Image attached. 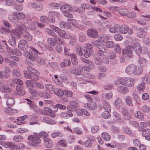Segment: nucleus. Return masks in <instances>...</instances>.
<instances>
[{"label": "nucleus", "instance_id": "obj_1", "mask_svg": "<svg viewBox=\"0 0 150 150\" xmlns=\"http://www.w3.org/2000/svg\"><path fill=\"white\" fill-rule=\"evenodd\" d=\"M135 80L131 77H119L114 81V84L117 85L121 84L129 88L134 86L135 83Z\"/></svg>", "mask_w": 150, "mask_h": 150}, {"label": "nucleus", "instance_id": "obj_2", "mask_svg": "<svg viewBox=\"0 0 150 150\" xmlns=\"http://www.w3.org/2000/svg\"><path fill=\"white\" fill-rule=\"evenodd\" d=\"M143 70L141 67H137L134 64H130L128 65L125 69V72L127 74H133L137 76L142 74Z\"/></svg>", "mask_w": 150, "mask_h": 150}, {"label": "nucleus", "instance_id": "obj_3", "mask_svg": "<svg viewBox=\"0 0 150 150\" xmlns=\"http://www.w3.org/2000/svg\"><path fill=\"white\" fill-rule=\"evenodd\" d=\"M93 44L99 50L98 54L100 56H104L107 52V49L105 47L104 45L98 40L94 42Z\"/></svg>", "mask_w": 150, "mask_h": 150}, {"label": "nucleus", "instance_id": "obj_4", "mask_svg": "<svg viewBox=\"0 0 150 150\" xmlns=\"http://www.w3.org/2000/svg\"><path fill=\"white\" fill-rule=\"evenodd\" d=\"M33 135L29 136L28 138V140H31L30 145L31 146H36L38 144L40 143L41 140L38 136V134L34 133Z\"/></svg>", "mask_w": 150, "mask_h": 150}, {"label": "nucleus", "instance_id": "obj_5", "mask_svg": "<svg viewBox=\"0 0 150 150\" xmlns=\"http://www.w3.org/2000/svg\"><path fill=\"white\" fill-rule=\"evenodd\" d=\"M60 9L65 16L69 18L73 17V15L68 12V11H72L73 8L71 5L68 4L63 5L61 7Z\"/></svg>", "mask_w": 150, "mask_h": 150}, {"label": "nucleus", "instance_id": "obj_6", "mask_svg": "<svg viewBox=\"0 0 150 150\" xmlns=\"http://www.w3.org/2000/svg\"><path fill=\"white\" fill-rule=\"evenodd\" d=\"M132 44L133 50L134 49L136 54L139 55L141 53L142 47L137 39L135 38L133 39L132 41Z\"/></svg>", "mask_w": 150, "mask_h": 150}, {"label": "nucleus", "instance_id": "obj_7", "mask_svg": "<svg viewBox=\"0 0 150 150\" xmlns=\"http://www.w3.org/2000/svg\"><path fill=\"white\" fill-rule=\"evenodd\" d=\"M86 47L83 49V54L86 58H88L92 53V45L91 44L87 43L86 45Z\"/></svg>", "mask_w": 150, "mask_h": 150}, {"label": "nucleus", "instance_id": "obj_8", "mask_svg": "<svg viewBox=\"0 0 150 150\" xmlns=\"http://www.w3.org/2000/svg\"><path fill=\"white\" fill-rule=\"evenodd\" d=\"M133 50V47L132 46L128 45L125 49L122 50V54L125 56L131 58L132 55V51Z\"/></svg>", "mask_w": 150, "mask_h": 150}, {"label": "nucleus", "instance_id": "obj_9", "mask_svg": "<svg viewBox=\"0 0 150 150\" xmlns=\"http://www.w3.org/2000/svg\"><path fill=\"white\" fill-rule=\"evenodd\" d=\"M40 53L35 48L32 47L31 48L30 53L29 57V59L31 60L35 61L38 57V54Z\"/></svg>", "mask_w": 150, "mask_h": 150}, {"label": "nucleus", "instance_id": "obj_10", "mask_svg": "<svg viewBox=\"0 0 150 150\" xmlns=\"http://www.w3.org/2000/svg\"><path fill=\"white\" fill-rule=\"evenodd\" d=\"M50 27L52 30L57 33L60 38H63L65 32V30L61 29L59 27L54 25H50Z\"/></svg>", "mask_w": 150, "mask_h": 150}, {"label": "nucleus", "instance_id": "obj_11", "mask_svg": "<svg viewBox=\"0 0 150 150\" xmlns=\"http://www.w3.org/2000/svg\"><path fill=\"white\" fill-rule=\"evenodd\" d=\"M9 19L11 21L15 22H18L20 20V17H18V13L13 12L12 15H10L8 16Z\"/></svg>", "mask_w": 150, "mask_h": 150}, {"label": "nucleus", "instance_id": "obj_12", "mask_svg": "<svg viewBox=\"0 0 150 150\" xmlns=\"http://www.w3.org/2000/svg\"><path fill=\"white\" fill-rule=\"evenodd\" d=\"M87 35L93 38H96L98 36V31L95 29L91 28L87 31Z\"/></svg>", "mask_w": 150, "mask_h": 150}, {"label": "nucleus", "instance_id": "obj_13", "mask_svg": "<svg viewBox=\"0 0 150 150\" xmlns=\"http://www.w3.org/2000/svg\"><path fill=\"white\" fill-rule=\"evenodd\" d=\"M28 6H31L36 10L39 11L41 10L43 8L42 4L39 1H37L36 3H30Z\"/></svg>", "mask_w": 150, "mask_h": 150}, {"label": "nucleus", "instance_id": "obj_14", "mask_svg": "<svg viewBox=\"0 0 150 150\" xmlns=\"http://www.w3.org/2000/svg\"><path fill=\"white\" fill-rule=\"evenodd\" d=\"M121 113L123 115L125 120H129L131 117V115L128 112L126 108L125 107H122L121 109Z\"/></svg>", "mask_w": 150, "mask_h": 150}, {"label": "nucleus", "instance_id": "obj_15", "mask_svg": "<svg viewBox=\"0 0 150 150\" xmlns=\"http://www.w3.org/2000/svg\"><path fill=\"white\" fill-rule=\"evenodd\" d=\"M81 69L82 71L86 74V76L91 79L93 78L94 76H91V74H88L90 71V69L89 67L88 66H84L82 67Z\"/></svg>", "mask_w": 150, "mask_h": 150}, {"label": "nucleus", "instance_id": "obj_16", "mask_svg": "<svg viewBox=\"0 0 150 150\" xmlns=\"http://www.w3.org/2000/svg\"><path fill=\"white\" fill-rule=\"evenodd\" d=\"M84 107L86 108L93 110L96 109L97 105L94 102L92 101L90 103L85 104Z\"/></svg>", "mask_w": 150, "mask_h": 150}, {"label": "nucleus", "instance_id": "obj_17", "mask_svg": "<svg viewBox=\"0 0 150 150\" xmlns=\"http://www.w3.org/2000/svg\"><path fill=\"white\" fill-rule=\"evenodd\" d=\"M25 148V145L23 144L20 143L16 145L13 143L11 149L12 150H23Z\"/></svg>", "mask_w": 150, "mask_h": 150}, {"label": "nucleus", "instance_id": "obj_18", "mask_svg": "<svg viewBox=\"0 0 150 150\" xmlns=\"http://www.w3.org/2000/svg\"><path fill=\"white\" fill-rule=\"evenodd\" d=\"M144 30V29L143 28H139L136 33V36L139 38L144 37L146 35V33Z\"/></svg>", "mask_w": 150, "mask_h": 150}, {"label": "nucleus", "instance_id": "obj_19", "mask_svg": "<svg viewBox=\"0 0 150 150\" xmlns=\"http://www.w3.org/2000/svg\"><path fill=\"white\" fill-rule=\"evenodd\" d=\"M28 45L27 42L24 40H20L18 43V47L21 50H24L26 49V47Z\"/></svg>", "mask_w": 150, "mask_h": 150}, {"label": "nucleus", "instance_id": "obj_20", "mask_svg": "<svg viewBox=\"0 0 150 150\" xmlns=\"http://www.w3.org/2000/svg\"><path fill=\"white\" fill-rule=\"evenodd\" d=\"M45 146L48 148H51L53 146L52 140L49 138H45L44 140Z\"/></svg>", "mask_w": 150, "mask_h": 150}, {"label": "nucleus", "instance_id": "obj_21", "mask_svg": "<svg viewBox=\"0 0 150 150\" xmlns=\"http://www.w3.org/2000/svg\"><path fill=\"white\" fill-rule=\"evenodd\" d=\"M81 6L82 7V10H80L81 8H79L77 9L76 11H78L80 13H83L84 12L85 9H88L90 8H91V6L89 4H81Z\"/></svg>", "mask_w": 150, "mask_h": 150}, {"label": "nucleus", "instance_id": "obj_22", "mask_svg": "<svg viewBox=\"0 0 150 150\" xmlns=\"http://www.w3.org/2000/svg\"><path fill=\"white\" fill-rule=\"evenodd\" d=\"M142 134L143 137H145V139L148 140H150V129H146L144 130Z\"/></svg>", "mask_w": 150, "mask_h": 150}, {"label": "nucleus", "instance_id": "obj_23", "mask_svg": "<svg viewBox=\"0 0 150 150\" xmlns=\"http://www.w3.org/2000/svg\"><path fill=\"white\" fill-rule=\"evenodd\" d=\"M117 90L119 92L122 93H126L129 91V89L128 87L122 86H119L117 88Z\"/></svg>", "mask_w": 150, "mask_h": 150}, {"label": "nucleus", "instance_id": "obj_24", "mask_svg": "<svg viewBox=\"0 0 150 150\" xmlns=\"http://www.w3.org/2000/svg\"><path fill=\"white\" fill-rule=\"evenodd\" d=\"M27 28L25 25H18L16 28V31H18L23 34L24 33V31H26Z\"/></svg>", "mask_w": 150, "mask_h": 150}, {"label": "nucleus", "instance_id": "obj_25", "mask_svg": "<svg viewBox=\"0 0 150 150\" xmlns=\"http://www.w3.org/2000/svg\"><path fill=\"white\" fill-rule=\"evenodd\" d=\"M99 24L103 28H108L111 25L110 23L106 20L99 21Z\"/></svg>", "mask_w": 150, "mask_h": 150}, {"label": "nucleus", "instance_id": "obj_26", "mask_svg": "<svg viewBox=\"0 0 150 150\" xmlns=\"http://www.w3.org/2000/svg\"><path fill=\"white\" fill-rule=\"evenodd\" d=\"M4 1L5 4L8 6H13L17 4V3H22L24 1Z\"/></svg>", "mask_w": 150, "mask_h": 150}, {"label": "nucleus", "instance_id": "obj_27", "mask_svg": "<svg viewBox=\"0 0 150 150\" xmlns=\"http://www.w3.org/2000/svg\"><path fill=\"white\" fill-rule=\"evenodd\" d=\"M142 82L144 84L150 83V76L148 75H145L142 78Z\"/></svg>", "mask_w": 150, "mask_h": 150}, {"label": "nucleus", "instance_id": "obj_28", "mask_svg": "<svg viewBox=\"0 0 150 150\" xmlns=\"http://www.w3.org/2000/svg\"><path fill=\"white\" fill-rule=\"evenodd\" d=\"M27 117V115H25L20 117L18 119H17V121H15L14 122H16V124L18 125H21L24 124L25 123V121L24 120L26 119Z\"/></svg>", "mask_w": 150, "mask_h": 150}, {"label": "nucleus", "instance_id": "obj_29", "mask_svg": "<svg viewBox=\"0 0 150 150\" xmlns=\"http://www.w3.org/2000/svg\"><path fill=\"white\" fill-rule=\"evenodd\" d=\"M146 60L144 58L140 56L139 57L138 60V63L142 67H146L147 65Z\"/></svg>", "mask_w": 150, "mask_h": 150}, {"label": "nucleus", "instance_id": "obj_30", "mask_svg": "<svg viewBox=\"0 0 150 150\" xmlns=\"http://www.w3.org/2000/svg\"><path fill=\"white\" fill-rule=\"evenodd\" d=\"M109 40V37L105 34L101 35L99 37V41L103 43H106Z\"/></svg>", "mask_w": 150, "mask_h": 150}, {"label": "nucleus", "instance_id": "obj_31", "mask_svg": "<svg viewBox=\"0 0 150 150\" xmlns=\"http://www.w3.org/2000/svg\"><path fill=\"white\" fill-rule=\"evenodd\" d=\"M0 91L4 93H9L11 91V89L6 85L2 86L0 87Z\"/></svg>", "mask_w": 150, "mask_h": 150}, {"label": "nucleus", "instance_id": "obj_32", "mask_svg": "<svg viewBox=\"0 0 150 150\" xmlns=\"http://www.w3.org/2000/svg\"><path fill=\"white\" fill-rule=\"evenodd\" d=\"M23 34L24 39L28 41H31L33 39V37L32 35L26 31H24V33Z\"/></svg>", "mask_w": 150, "mask_h": 150}, {"label": "nucleus", "instance_id": "obj_33", "mask_svg": "<svg viewBox=\"0 0 150 150\" xmlns=\"http://www.w3.org/2000/svg\"><path fill=\"white\" fill-rule=\"evenodd\" d=\"M122 100L120 98L118 97L116 98L114 102V105L117 108H119L121 106Z\"/></svg>", "mask_w": 150, "mask_h": 150}, {"label": "nucleus", "instance_id": "obj_34", "mask_svg": "<svg viewBox=\"0 0 150 150\" xmlns=\"http://www.w3.org/2000/svg\"><path fill=\"white\" fill-rule=\"evenodd\" d=\"M117 12L120 15L123 16H127L129 12L128 10L126 9L119 8L117 10Z\"/></svg>", "mask_w": 150, "mask_h": 150}, {"label": "nucleus", "instance_id": "obj_35", "mask_svg": "<svg viewBox=\"0 0 150 150\" xmlns=\"http://www.w3.org/2000/svg\"><path fill=\"white\" fill-rule=\"evenodd\" d=\"M15 102V100L13 98L9 97L7 99L6 104L7 106L10 107L13 105Z\"/></svg>", "mask_w": 150, "mask_h": 150}, {"label": "nucleus", "instance_id": "obj_36", "mask_svg": "<svg viewBox=\"0 0 150 150\" xmlns=\"http://www.w3.org/2000/svg\"><path fill=\"white\" fill-rule=\"evenodd\" d=\"M62 117L64 119H67L69 117H71L73 116V114L71 112H62L60 114Z\"/></svg>", "mask_w": 150, "mask_h": 150}, {"label": "nucleus", "instance_id": "obj_37", "mask_svg": "<svg viewBox=\"0 0 150 150\" xmlns=\"http://www.w3.org/2000/svg\"><path fill=\"white\" fill-rule=\"evenodd\" d=\"M13 141L15 142H21L23 141V138L21 135H15L13 138Z\"/></svg>", "mask_w": 150, "mask_h": 150}, {"label": "nucleus", "instance_id": "obj_38", "mask_svg": "<svg viewBox=\"0 0 150 150\" xmlns=\"http://www.w3.org/2000/svg\"><path fill=\"white\" fill-rule=\"evenodd\" d=\"M94 61L96 65H101L103 63V61L97 55L94 56Z\"/></svg>", "mask_w": 150, "mask_h": 150}, {"label": "nucleus", "instance_id": "obj_39", "mask_svg": "<svg viewBox=\"0 0 150 150\" xmlns=\"http://www.w3.org/2000/svg\"><path fill=\"white\" fill-rule=\"evenodd\" d=\"M25 83L26 86L28 88V90L34 87L33 81L32 80H27L26 81Z\"/></svg>", "mask_w": 150, "mask_h": 150}, {"label": "nucleus", "instance_id": "obj_40", "mask_svg": "<svg viewBox=\"0 0 150 150\" xmlns=\"http://www.w3.org/2000/svg\"><path fill=\"white\" fill-rule=\"evenodd\" d=\"M102 138L106 141H109L110 139V136L109 134L106 132H103L101 134Z\"/></svg>", "mask_w": 150, "mask_h": 150}, {"label": "nucleus", "instance_id": "obj_41", "mask_svg": "<svg viewBox=\"0 0 150 150\" xmlns=\"http://www.w3.org/2000/svg\"><path fill=\"white\" fill-rule=\"evenodd\" d=\"M43 122L47 123L49 125H54L56 124V122L54 120H52L51 119L48 117H45L43 119Z\"/></svg>", "mask_w": 150, "mask_h": 150}, {"label": "nucleus", "instance_id": "obj_42", "mask_svg": "<svg viewBox=\"0 0 150 150\" xmlns=\"http://www.w3.org/2000/svg\"><path fill=\"white\" fill-rule=\"evenodd\" d=\"M59 26L61 28L68 29L70 28L69 24L64 21L61 22L59 23Z\"/></svg>", "mask_w": 150, "mask_h": 150}, {"label": "nucleus", "instance_id": "obj_43", "mask_svg": "<svg viewBox=\"0 0 150 150\" xmlns=\"http://www.w3.org/2000/svg\"><path fill=\"white\" fill-rule=\"evenodd\" d=\"M40 75L39 72L37 71H36L31 73V79L34 80H37L39 79V77L38 76Z\"/></svg>", "mask_w": 150, "mask_h": 150}, {"label": "nucleus", "instance_id": "obj_44", "mask_svg": "<svg viewBox=\"0 0 150 150\" xmlns=\"http://www.w3.org/2000/svg\"><path fill=\"white\" fill-rule=\"evenodd\" d=\"M10 82H13L14 83L20 85H22L23 84V81L20 79H10L8 81L7 83L9 84V83Z\"/></svg>", "mask_w": 150, "mask_h": 150}, {"label": "nucleus", "instance_id": "obj_45", "mask_svg": "<svg viewBox=\"0 0 150 150\" xmlns=\"http://www.w3.org/2000/svg\"><path fill=\"white\" fill-rule=\"evenodd\" d=\"M112 93L110 91L106 93H103L102 94L103 97L107 100L111 99L112 97Z\"/></svg>", "mask_w": 150, "mask_h": 150}, {"label": "nucleus", "instance_id": "obj_46", "mask_svg": "<svg viewBox=\"0 0 150 150\" xmlns=\"http://www.w3.org/2000/svg\"><path fill=\"white\" fill-rule=\"evenodd\" d=\"M113 116L117 120L120 122H123L124 120L121 119L120 115L116 111H114L113 113Z\"/></svg>", "mask_w": 150, "mask_h": 150}, {"label": "nucleus", "instance_id": "obj_47", "mask_svg": "<svg viewBox=\"0 0 150 150\" xmlns=\"http://www.w3.org/2000/svg\"><path fill=\"white\" fill-rule=\"evenodd\" d=\"M137 90L139 92H141L144 91L146 88L145 84L142 83H140L136 87Z\"/></svg>", "mask_w": 150, "mask_h": 150}, {"label": "nucleus", "instance_id": "obj_48", "mask_svg": "<svg viewBox=\"0 0 150 150\" xmlns=\"http://www.w3.org/2000/svg\"><path fill=\"white\" fill-rule=\"evenodd\" d=\"M53 91L55 95L59 96H62L64 94L63 91L58 88L54 89Z\"/></svg>", "mask_w": 150, "mask_h": 150}, {"label": "nucleus", "instance_id": "obj_49", "mask_svg": "<svg viewBox=\"0 0 150 150\" xmlns=\"http://www.w3.org/2000/svg\"><path fill=\"white\" fill-rule=\"evenodd\" d=\"M120 26L118 25H115L113 27L110 28L109 29V31L112 33H116L118 28H119Z\"/></svg>", "mask_w": 150, "mask_h": 150}, {"label": "nucleus", "instance_id": "obj_50", "mask_svg": "<svg viewBox=\"0 0 150 150\" xmlns=\"http://www.w3.org/2000/svg\"><path fill=\"white\" fill-rule=\"evenodd\" d=\"M79 40L80 42H83L86 39V34L83 33H81L79 34Z\"/></svg>", "mask_w": 150, "mask_h": 150}, {"label": "nucleus", "instance_id": "obj_51", "mask_svg": "<svg viewBox=\"0 0 150 150\" xmlns=\"http://www.w3.org/2000/svg\"><path fill=\"white\" fill-rule=\"evenodd\" d=\"M1 76L0 78L2 79L4 78H9L10 77V75L9 73L5 70L3 71H1Z\"/></svg>", "mask_w": 150, "mask_h": 150}, {"label": "nucleus", "instance_id": "obj_52", "mask_svg": "<svg viewBox=\"0 0 150 150\" xmlns=\"http://www.w3.org/2000/svg\"><path fill=\"white\" fill-rule=\"evenodd\" d=\"M37 22L33 21L29 25V28L31 30H33L36 28Z\"/></svg>", "mask_w": 150, "mask_h": 150}, {"label": "nucleus", "instance_id": "obj_53", "mask_svg": "<svg viewBox=\"0 0 150 150\" xmlns=\"http://www.w3.org/2000/svg\"><path fill=\"white\" fill-rule=\"evenodd\" d=\"M45 89L47 91H54L55 87L53 85L50 84H46L45 85Z\"/></svg>", "mask_w": 150, "mask_h": 150}, {"label": "nucleus", "instance_id": "obj_54", "mask_svg": "<svg viewBox=\"0 0 150 150\" xmlns=\"http://www.w3.org/2000/svg\"><path fill=\"white\" fill-rule=\"evenodd\" d=\"M11 52L16 55L21 56L22 55V53L21 51L17 49H11Z\"/></svg>", "mask_w": 150, "mask_h": 150}, {"label": "nucleus", "instance_id": "obj_55", "mask_svg": "<svg viewBox=\"0 0 150 150\" xmlns=\"http://www.w3.org/2000/svg\"><path fill=\"white\" fill-rule=\"evenodd\" d=\"M51 136L52 138H55L57 137H62L63 136V134L59 132H54L52 134Z\"/></svg>", "mask_w": 150, "mask_h": 150}, {"label": "nucleus", "instance_id": "obj_56", "mask_svg": "<svg viewBox=\"0 0 150 150\" xmlns=\"http://www.w3.org/2000/svg\"><path fill=\"white\" fill-rule=\"evenodd\" d=\"M11 36L14 39H16L19 38L20 37V33L18 32L15 31H14L13 30L12 34L11 35Z\"/></svg>", "mask_w": 150, "mask_h": 150}, {"label": "nucleus", "instance_id": "obj_57", "mask_svg": "<svg viewBox=\"0 0 150 150\" xmlns=\"http://www.w3.org/2000/svg\"><path fill=\"white\" fill-rule=\"evenodd\" d=\"M83 49H82L80 46L78 45L76 48V51L78 55L82 56L83 54Z\"/></svg>", "mask_w": 150, "mask_h": 150}, {"label": "nucleus", "instance_id": "obj_58", "mask_svg": "<svg viewBox=\"0 0 150 150\" xmlns=\"http://www.w3.org/2000/svg\"><path fill=\"white\" fill-rule=\"evenodd\" d=\"M110 111H104L102 114L103 118L105 119H108L110 117V115L109 113Z\"/></svg>", "mask_w": 150, "mask_h": 150}, {"label": "nucleus", "instance_id": "obj_59", "mask_svg": "<svg viewBox=\"0 0 150 150\" xmlns=\"http://www.w3.org/2000/svg\"><path fill=\"white\" fill-rule=\"evenodd\" d=\"M122 129L125 133L128 134H131L132 132V130L127 127H123Z\"/></svg>", "mask_w": 150, "mask_h": 150}, {"label": "nucleus", "instance_id": "obj_60", "mask_svg": "<svg viewBox=\"0 0 150 150\" xmlns=\"http://www.w3.org/2000/svg\"><path fill=\"white\" fill-rule=\"evenodd\" d=\"M128 27V26L126 25H122L121 27H120L119 28V31L121 33L125 34V33L126 31V30Z\"/></svg>", "mask_w": 150, "mask_h": 150}, {"label": "nucleus", "instance_id": "obj_61", "mask_svg": "<svg viewBox=\"0 0 150 150\" xmlns=\"http://www.w3.org/2000/svg\"><path fill=\"white\" fill-rule=\"evenodd\" d=\"M114 42L112 41H107L106 44V46L107 47L109 48H112L115 46Z\"/></svg>", "mask_w": 150, "mask_h": 150}, {"label": "nucleus", "instance_id": "obj_62", "mask_svg": "<svg viewBox=\"0 0 150 150\" xmlns=\"http://www.w3.org/2000/svg\"><path fill=\"white\" fill-rule=\"evenodd\" d=\"M114 46V51L117 53L120 54L121 52V49L119 45L118 44H116Z\"/></svg>", "mask_w": 150, "mask_h": 150}, {"label": "nucleus", "instance_id": "obj_63", "mask_svg": "<svg viewBox=\"0 0 150 150\" xmlns=\"http://www.w3.org/2000/svg\"><path fill=\"white\" fill-rule=\"evenodd\" d=\"M48 43L51 46H54L56 43V41L53 38H49L47 40Z\"/></svg>", "mask_w": 150, "mask_h": 150}, {"label": "nucleus", "instance_id": "obj_64", "mask_svg": "<svg viewBox=\"0 0 150 150\" xmlns=\"http://www.w3.org/2000/svg\"><path fill=\"white\" fill-rule=\"evenodd\" d=\"M99 129L98 126L94 125L91 127V131L93 133H95L98 132Z\"/></svg>", "mask_w": 150, "mask_h": 150}]
</instances>
